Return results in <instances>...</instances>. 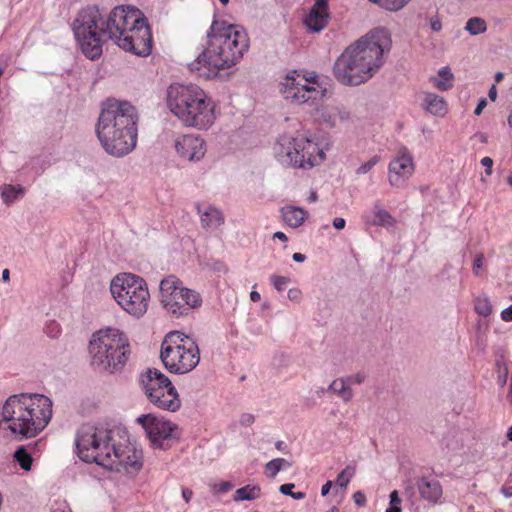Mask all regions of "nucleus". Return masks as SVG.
Returning a JSON list of instances; mask_svg holds the SVG:
<instances>
[{
    "mask_svg": "<svg viewBox=\"0 0 512 512\" xmlns=\"http://www.w3.org/2000/svg\"><path fill=\"white\" fill-rule=\"evenodd\" d=\"M372 3L377 4L379 7L390 11L397 12L402 10L411 0H369Z\"/></svg>",
    "mask_w": 512,
    "mask_h": 512,
    "instance_id": "nucleus-29",
    "label": "nucleus"
},
{
    "mask_svg": "<svg viewBox=\"0 0 512 512\" xmlns=\"http://www.w3.org/2000/svg\"><path fill=\"white\" fill-rule=\"evenodd\" d=\"M317 120L328 128H335L351 120V112L345 106L328 103L317 109Z\"/></svg>",
    "mask_w": 512,
    "mask_h": 512,
    "instance_id": "nucleus-18",
    "label": "nucleus"
},
{
    "mask_svg": "<svg viewBox=\"0 0 512 512\" xmlns=\"http://www.w3.org/2000/svg\"><path fill=\"white\" fill-rule=\"evenodd\" d=\"M160 358L169 372L186 374L199 364L200 351L196 342L189 336L171 332L162 342Z\"/></svg>",
    "mask_w": 512,
    "mask_h": 512,
    "instance_id": "nucleus-10",
    "label": "nucleus"
},
{
    "mask_svg": "<svg viewBox=\"0 0 512 512\" xmlns=\"http://www.w3.org/2000/svg\"><path fill=\"white\" fill-rule=\"evenodd\" d=\"M52 415L49 397L39 393L13 394L0 409V433L18 440L34 438L47 427Z\"/></svg>",
    "mask_w": 512,
    "mask_h": 512,
    "instance_id": "nucleus-5",
    "label": "nucleus"
},
{
    "mask_svg": "<svg viewBox=\"0 0 512 512\" xmlns=\"http://www.w3.org/2000/svg\"><path fill=\"white\" fill-rule=\"evenodd\" d=\"M75 38L84 55L97 59L104 41L113 40L121 49L138 56L152 50V35L143 13L132 6L115 7L104 17L97 7L82 9L73 23Z\"/></svg>",
    "mask_w": 512,
    "mask_h": 512,
    "instance_id": "nucleus-1",
    "label": "nucleus"
},
{
    "mask_svg": "<svg viewBox=\"0 0 512 512\" xmlns=\"http://www.w3.org/2000/svg\"><path fill=\"white\" fill-rule=\"evenodd\" d=\"M275 461L279 465L280 470L284 468H290L292 466V463L284 458H275Z\"/></svg>",
    "mask_w": 512,
    "mask_h": 512,
    "instance_id": "nucleus-52",
    "label": "nucleus"
},
{
    "mask_svg": "<svg viewBox=\"0 0 512 512\" xmlns=\"http://www.w3.org/2000/svg\"><path fill=\"white\" fill-rule=\"evenodd\" d=\"M10 279V272L8 269H4L2 271V280L3 281H8Z\"/></svg>",
    "mask_w": 512,
    "mask_h": 512,
    "instance_id": "nucleus-62",
    "label": "nucleus"
},
{
    "mask_svg": "<svg viewBox=\"0 0 512 512\" xmlns=\"http://www.w3.org/2000/svg\"><path fill=\"white\" fill-rule=\"evenodd\" d=\"M354 475V468L347 466L345 469H343L337 476L336 479V485H338L341 488H346L349 484L351 478Z\"/></svg>",
    "mask_w": 512,
    "mask_h": 512,
    "instance_id": "nucleus-33",
    "label": "nucleus"
},
{
    "mask_svg": "<svg viewBox=\"0 0 512 512\" xmlns=\"http://www.w3.org/2000/svg\"><path fill=\"white\" fill-rule=\"evenodd\" d=\"M174 147L178 156L188 161H199L206 153L205 141L194 134L178 136Z\"/></svg>",
    "mask_w": 512,
    "mask_h": 512,
    "instance_id": "nucleus-17",
    "label": "nucleus"
},
{
    "mask_svg": "<svg viewBox=\"0 0 512 512\" xmlns=\"http://www.w3.org/2000/svg\"><path fill=\"white\" fill-rule=\"evenodd\" d=\"M483 261H484V255L483 254L480 253V254L476 255V257L474 259V262H473V272L476 275L479 274V271H480V269L483 266Z\"/></svg>",
    "mask_w": 512,
    "mask_h": 512,
    "instance_id": "nucleus-43",
    "label": "nucleus"
},
{
    "mask_svg": "<svg viewBox=\"0 0 512 512\" xmlns=\"http://www.w3.org/2000/svg\"><path fill=\"white\" fill-rule=\"evenodd\" d=\"M422 106L427 112L434 116L444 117L447 113V103L445 99L431 92L424 93Z\"/></svg>",
    "mask_w": 512,
    "mask_h": 512,
    "instance_id": "nucleus-21",
    "label": "nucleus"
},
{
    "mask_svg": "<svg viewBox=\"0 0 512 512\" xmlns=\"http://www.w3.org/2000/svg\"><path fill=\"white\" fill-rule=\"evenodd\" d=\"M142 389L154 406L175 412L181 407L179 394L170 379L158 369H147L141 375Z\"/></svg>",
    "mask_w": 512,
    "mask_h": 512,
    "instance_id": "nucleus-14",
    "label": "nucleus"
},
{
    "mask_svg": "<svg viewBox=\"0 0 512 512\" xmlns=\"http://www.w3.org/2000/svg\"><path fill=\"white\" fill-rule=\"evenodd\" d=\"M504 78V74L502 72H497L495 74V81L498 83L500 81H502V79Z\"/></svg>",
    "mask_w": 512,
    "mask_h": 512,
    "instance_id": "nucleus-63",
    "label": "nucleus"
},
{
    "mask_svg": "<svg viewBox=\"0 0 512 512\" xmlns=\"http://www.w3.org/2000/svg\"><path fill=\"white\" fill-rule=\"evenodd\" d=\"M404 495L408 498V499H412L414 497V489H413V486L411 483H408L406 485V488H405V491H404Z\"/></svg>",
    "mask_w": 512,
    "mask_h": 512,
    "instance_id": "nucleus-53",
    "label": "nucleus"
},
{
    "mask_svg": "<svg viewBox=\"0 0 512 512\" xmlns=\"http://www.w3.org/2000/svg\"><path fill=\"white\" fill-rule=\"evenodd\" d=\"M14 458L23 470L28 471L31 469L33 459L24 447H20L15 451Z\"/></svg>",
    "mask_w": 512,
    "mask_h": 512,
    "instance_id": "nucleus-31",
    "label": "nucleus"
},
{
    "mask_svg": "<svg viewBox=\"0 0 512 512\" xmlns=\"http://www.w3.org/2000/svg\"><path fill=\"white\" fill-rule=\"evenodd\" d=\"M501 318L506 322L512 321V305L501 312Z\"/></svg>",
    "mask_w": 512,
    "mask_h": 512,
    "instance_id": "nucleus-49",
    "label": "nucleus"
},
{
    "mask_svg": "<svg viewBox=\"0 0 512 512\" xmlns=\"http://www.w3.org/2000/svg\"><path fill=\"white\" fill-rule=\"evenodd\" d=\"M372 212L374 215L373 225L391 227L395 224V219L392 215L381 206L374 205Z\"/></svg>",
    "mask_w": 512,
    "mask_h": 512,
    "instance_id": "nucleus-25",
    "label": "nucleus"
},
{
    "mask_svg": "<svg viewBox=\"0 0 512 512\" xmlns=\"http://www.w3.org/2000/svg\"><path fill=\"white\" fill-rule=\"evenodd\" d=\"M136 422L145 430L154 448L168 449L179 438L178 426L163 417L145 414L139 416Z\"/></svg>",
    "mask_w": 512,
    "mask_h": 512,
    "instance_id": "nucleus-15",
    "label": "nucleus"
},
{
    "mask_svg": "<svg viewBox=\"0 0 512 512\" xmlns=\"http://www.w3.org/2000/svg\"><path fill=\"white\" fill-rule=\"evenodd\" d=\"M481 164L484 167H486V170H485L486 174L487 175H491V173H492L491 168H492V165H493V160L490 157H484L481 160Z\"/></svg>",
    "mask_w": 512,
    "mask_h": 512,
    "instance_id": "nucleus-46",
    "label": "nucleus"
},
{
    "mask_svg": "<svg viewBox=\"0 0 512 512\" xmlns=\"http://www.w3.org/2000/svg\"><path fill=\"white\" fill-rule=\"evenodd\" d=\"M391 43L387 29H372L348 46L337 58L333 68L335 78L346 86H358L367 82L384 65Z\"/></svg>",
    "mask_w": 512,
    "mask_h": 512,
    "instance_id": "nucleus-3",
    "label": "nucleus"
},
{
    "mask_svg": "<svg viewBox=\"0 0 512 512\" xmlns=\"http://www.w3.org/2000/svg\"><path fill=\"white\" fill-rule=\"evenodd\" d=\"M430 28L433 30V31H440L442 29V23L441 21L439 20V18L437 17H434L430 20Z\"/></svg>",
    "mask_w": 512,
    "mask_h": 512,
    "instance_id": "nucleus-50",
    "label": "nucleus"
},
{
    "mask_svg": "<svg viewBox=\"0 0 512 512\" xmlns=\"http://www.w3.org/2000/svg\"><path fill=\"white\" fill-rule=\"evenodd\" d=\"M329 19L327 0H316L305 19L308 30L320 32L327 25Z\"/></svg>",
    "mask_w": 512,
    "mask_h": 512,
    "instance_id": "nucleus-19",
    "label": "nucleus"
},
{
    "mask_svg": "<svg viewBox=\"0 0 512 512\" xmlns=\"http://www.w3.org/2000/svg\"><path fill=\"white\" fill-rule=\"evenodd\" d=\"M353 500L356 505L364 506L366 503V496L363 492L357 491L353 494Z\"/></svg>",
    "mask_w": 512,
    "mask_h": 512,
    "instance_id": "nucleus-45",
    "label": "nucleus"
},
{
    "mask_svg": "<svg viewBox=\"0 0 512 512\" xmlns=\"http://www.w3.org/2000/svg\"><path fill=\"white\" fill-rule=\"evenodd\" d=\"M417 489L421 498L431 504H437L443 494L440 482L429 477H422L418 479Z\"/></svg>",
    "mask_w": 512,
    "mask_h": 512,
    "instance_id": "nucleus-20",
    "label": "nucleus"
},
{
    "mask_svg": "<svg viewBox=\"0 0 512 512\" xmlns=\"http://www.w3.org/2000/svg\"><path fill=\"white\" fill-rule=\"evenodd\" d=\"M294 487L295 485L293 483H286L280 486L279 491L284 495L291 496V494H293L292 489Z\"/></svg>",
    "mask_w": 512,
    "mask_h": 512,
    "instance_id": "nucleus-47",
    "label": "nucleus"
},
{
    "mask_svg": "<svg viewBox=\"0 0 512 512\" xmlns=\"http://www.w3.org/2000/svg\"><path fill=\"white\" fill-rule=\"evenodd\" d=\"M332 225L337 230H342L345 228L346 221L342 217H336L333 219Z\"/></svg>",
    "mask_w": 512,
    "mask_h": 512,
    "instance_id": "nucleus-48",
    "label": "nucleus"
},
{
    "mask_svg": "<svg viewBox=\"0 0 512 512\" xmlns=\"http://www.w3.org/2000/svg\"><path fill=\"white\" fill-rule=\"evenodd\" d=\"M77 454L110 470L137 474L142 468V451L129 442L126 433L104 424H83L76 433Z\"/></svg>",
    "mask_w": 512,
    "mask_h": 512,
    "instance_id": "nucleus-2",
    "label": "nucleus"
},
{
    "mask_svg": "<svg viewBox=\"0 0 512 512\" xmlns=\"http://www.w3.org/2000/svg\"><path fill=\"white\" fill-rule=\"evenodd\" d=\"M248 49L245 31L224 20H214L207 33V44L188 64L189 70L199 78L211 79L220 70L237 64Z\"/></svg>",
    "mask_w": 512,
    "mask_h": 512,
    "instance_id": "nucleus-4",
    "label": "nucleus"
},
{
    "mask_svg": "<svg viewBox=\"0 0 512 512\" xmlns=\"http://www.w3.org/2000/svg\"><path fill=\"white\" fill-rule=\"evenodd\" d=\"M261 495V488L257 485H247L235 491L234 501H251L258 499Z\"/></svg>",
    "mask_w": 512,
    "mask_h": 512,
    "instance_id": "nucleus-26",
    "label": "nucleus"
},
{
    "mask_svg": "<svg viewBox=\"0 0 512 512\" xmlns=\"http://www.w3.org/2000/svg\"><path fill=\"white\" fill-rule=\"evenodd\" d=\"M380 158L379 156H373L368 161L362 163L356 170L355 173L358 176L367 174L374 166L377 165Z\"/></svg>",
    "mask_w": 512,
    "mask_h": 512,
    "instance_id": "nucleus-36",
    "label": "nucleus"
},
{
    "mask_svg": "<svg viewBox=\"0 0 512 512\" xmlns=\"http://www.w3.org/2000/svg\"><path fill=\"white\" fill-rule=\"evenodd\" d=\"M273 238H277L284 242L287 241V236L283 232H280V231L274 233Z\"/></svg>",
    "mask_w": 512,
    "mask_h": 512,
    "instance_id": "nucleus-60",
    "label": "nucleus"
},
{
    "mask_svg": "<svg viewBox=\"0 0 512 512\" xmlns=\"http://www.w3.org/2000/svg\"><path fill=\"white\" fill-rule=\"evenodd\" d=\"M328 391L333 392L344 402H349L354 396L352 388L344 377L333 380L328 387Z\"/></svg>",
    "mask_w": 512,
    "mask_h": 512,
    "instance_id": "nucleus-24",
    "label": "nucleus"
},
{
    "mask_svg": "<svg viewBox=\"0 0 512 512\" xmlns=\"http://www.w3.org/2000/svg\"><path fill=\"white\" fill-rule=\"evenodd\" d=\"M414 171L415 163L411 152L406 147H401L388 166L389 184L396 188L403 187Z\"/></svg>",
    "mask_w": 512,
    "mask_h": 512,
    "instance_id": "nucleus-16",
    "label": "nucleus"
},
{
    "mask_svg": "<svg viewBox=\"0 0 512 512\" xmlns=\"http://www.w3.org/2000/svg\"><path fill=\"white\" fill-rule=\"evenodd\" d=\"M138 113L128 102L110 100L102 109L96 125L104 150L115 157L130 153L137 143Z\"/></svg>",
    "mask_w": 512,
    "mask_h": 512,
    "instance_id": "nucleus-6",
    "label": "nucleus"
},
{
    "mask_svg": "<svg viewBox=\"0 0 512 512\" xmlns=\"http://www.w3.org/2000/svg\"><path fill=\"white\" fill-rule=\"evenodd\" d=\"M453 75L448 67H443L438 72V77L431 78L434 87L441 91H446L452 87Z\"/></svg>",
    "mask_w": 512,
    "mask_h": 512,
    "instance_id": "nucleus-28",
    "label": "nucleus"
},
{
    "mask_svg": "<svg viewBox=\"0 0 512 512\" xmlns=\"http://www.w3.org/2000/svg\"><path fill=\"white\" fill-rule=\"evenodd\" d=\"M270 281H271L273 287L277 291L282 292L286 289V287L290 283V278L285 277V276H279V275H271Z\"/></svg>",
    "mask_w": 512,
    "mask_h": 512,
    "instance_id": "nucleus-37",
    "label": "nucleus"
},
{
    "mask_svg": "<svg viewBox=\"0 0 512 512\" xmlns=\"http://www.w3.org/2000/svg\"><path fill=\"white\" fill-rule=\"evenodd\" d=\"M209 487L214 494H224L233 488V484L229 481H213L209 483Z\"/></svg>",
    "mask_w": 512,
    "mask_h": 512,
    "instance_id": "nucleus-34",
    "label": "nucleus"
},
{
    "mask_svg": "<svg viewBox=\"0 0 512 512\" xmlns=\"http://www.w3.org/2000/svg\"><path fill=\"white\" fill-rule=\"evenodd\" d=\"M486 105H487V101H486V99H485V98H482V99L479 101L478 105L476 106V108H475V110H474V114H475V115H477V116H479V115L482 113L483 109L486 107Z\"/></svg>",
    "mask_w": 512,
    "mask_h": 512,
    "instance_id": "nucleus-51",
    "label": "nucleus"
},
{
    "mask_svg": "<svg viewBox=\"0 0 512 512\" xmlns=\"http://www.w3.org/2000/svg\"><path fill=\"white\" fill-rule=\"evenodd\" d=\"M287 297L290 301L299 303L302 300V291L299 288H291L288 290Z\"/></svg>",
    "mask_w": 512,
    "mask_h": 512,
    "instance_id": "nucleus-41",
    "label": "nucleus"
},
{
    "mask_svg": "<svg viewBox=\"0 0 512 512\" xmlns=\"http://www.w3.org/2000/svg\"><path fill=\"white\" fill-rule=\"evenodd\" d=\"M254 421H255V417H254V415H252L250 413H245V414L241 415V417H240V424L242 426L248 427V426L252 425L254 423Z\"/></svg>",
    "mask_w": 512,
    "mask_h": 512,
    "instance_id": "nucleus-44",
    "label": "nucleus"
},
{
    "mask_svg": "<svg viewBox=\"0 0 512 512\" xmlns=\"http://www.w3.org/2000/svg\"><path fill=\"white\" fill-rule=\"evenodd\" d=\"M281 212L284 222L292 228L300 227L308 216L307 211L295 206L284 207Z\"/></svg>",
    "mask_w": 512,
    "mask_h": 512,
    "instance_id": "nucleus-23",
    "label": "nucleus"
},
{
    "mask_svg": "<svg viewBox=\"0 0 512 512\" xmlns=\"http://www.w3.org/2000/svg\"><path fill=\"white\" fill-rule=\"evenodd\" d=\"M497 368H498V377H497V381H498V384L503 387L506 385L507 383V379H508V367L506 366V364L504 363H500L498 362L497 363Z\"/></svg>",
    "mask_w": 512,
    "mask_h": 512,
    "instance_id": "nucleus-38",
    "label": "nucleus"
},
{
    "mask_svg": "<svg viewBox=\"0 0 512 512\" xmlns=\"http://www.w3.org/2000/svg\"><path fill=\"white\" fill-rule=\"evenodd\" d=\"M488 96H489L490 100H492V101H495V100L497 99V89H496V85H493V86L489 89Z\"/></svg>",
    "mask_w": 512,
    "mask_h": 512,
    "instance_id": "nucleus-56",
    "label": "nucleus"
},
{
    "mask_svg": "<svg viewBox=\"0 0 512 512\" xmlns=\"http://www.w3.org/2000/svg\"><path fill=\"white\" fill-rule=\"evenodd\" d=\"M115 302L134 318L143 317L149 308L150 292L144 278L133 273H119L110 282Z\"/></svg>",
    "mask_w": 512,
    "mask_h": 512,
    "instance_id": "nucleus-9",
    "label": "nucleus"
},
{
    "mask_svg": "<svg viewBox=\"0 0 512 512\" xmlns=\"http://www.w3.org/2000/svg\"><path fill=\"white\" fill-rule=\"evenodd\" d=\"M46 333L51 338H57L61 334V327L56 322H50L46 326Z\"/></svg>",
    "mask_w": 512,
    "mask_h": 512,
    "instance_id": "nucleus-40",
    "label": "nucleus"
},
{
    "mask_svg": "<svg viewBox=\"0 0 512 512\" xmlns=\"http://www.w3.org/2000/svg\"><path fill=\"white\" fill-rule=\"evenodd\" d=\"M501 492L507 498L512 497V487H502Z\"/></svg>",
    "mask_w": 512,
    "mask_h": 512,
    "instance_id": "nucleus-58",
    "label": "nucleus"
},
{
    "mask_svg": "<svg viewBox=\"0 0 512 512\" xmlns=\"http://www.w3.org/2000/svg\"><path fill=\"white\" fill-rule=\"evenodd\" d=\"M275 447H276V449L282 451L284 449V447H285L284 442L283 441H277L275 443Z\"/></svg>",
    "mask_w": 512,
    "mask_h": 512,
    "instance_id": "nucleus-64",
    "label": "nucleus"
},
{
    "mask_svg": "<svg viewBox=\"0 0 512 512\" xmlns=\"http://www.w3.org/2000/svg\"><path fill=\"white\" fill-rule=\"evenodd\" d=\"M201 224L206 229H216L224 222L221 211L212 206H206L203 209L198 206Z\"/></svg>",
    "mask_w": 512,
    "mask_h": 512,
    "instance_id": "nucleus-22",
    "label": "nucleus"
},
{
    "mask_svg": "<svg viewBox=\"0 0 512 512\" xmlns=\"http://www.w3.org/2000/svg\"><path fill=\"white\" fill-rule=\"evenodd\" d=\"M192 495H193L192 490L187 489V488L182 490V497L184 498V500H185L186 502H189V501H190V499H191Z\"/></svg>",
    "mask_w": 512,
    "mask_h": 512,
    "instance_id": "nucleus-55",
    "label": "nucleus"
},
{
    "mask_svg": "<svg viewBox=\"0 0 512 512\" xmlns=\"http://www.w3.org/2000/svg\"><path fill=\"white\" fill-rule=\"evenodd\" d=\"M25 189L21 185H4L2 188V199L5 204L10 205L24 196Z\"/></svg>",
    "mask_w": 512,
    "mask_h": 512,
    "instance_id": "nucleus-27",
    "label": "nucleus"
},
{
    "mask_svg": "<svg viewBox=\"0 0 512 512\" xmlns=\"http://www.w3.org/2000/svg\"><path fill=\"white\" fill-rule=\"evenodd\" d=\"M261 299V295L257 291H252L250 293V300L252 302H259Z\"/></svg>",
    "mask_w": 512,
    "mask_h": 512,
    "instance_id": "nucleus-59",
    "label": "nucleus"
},
{
    "mask_svg": "<svg viewBox=\"0 0 512 512\" xmlns=\"http://www.w3.org/2000/svg\"><path fill=\"white\" fill-rule=\"evenodd\" d=\"M344 378L346 379V381L348 382V384L351 387L352 385L363 383L365 380V375L361 374V373H357V374H354V375H351L348 377H344Z\"/></svg>",
    "mask_w": 512,
    "mask_h": 512,
    "instance_id": "nucleus-42",
    "label": "nucleus"
},
{
    "mask_svg": "<svg viewBox=\"0 0 512 512\" xmlns=\"http://www.w3.org/2000/svg\"><path fill=\"white\" fill-rule=\"evenodd\" d=\"M131 348L127 336L117 328L95 332L89 342L91 366L103 373L120 372L128 362Z\"/></svg>",
    "mask_w": 512,
    "mask_h": 512,
    "instance_id": "nucleus-8",
    "label": "nucleus"
},
{
    "mask_svg": "<svg viewBox=\"0 0 512 512\" xmlns=\"http://www.w3.org/2000/svg\"><path fill=\"white\" fill-rule=\"evenodd\" d=\"M291 497L294 499L300 500V499L305 498V493L304 492H293V494H291Z\"/></svg>",
    "mask_w": 512,
    "mask_h": 512,
    "instance_id": "nucleus-61",
    "label": "nucleus"
},
{
    "mask_svg": "<svg viewBox=\"0 0 512 512\" xmlns=\"http://www.w3.org/2000/svg\"><path fill=\"white\" fill-rule=\"evenodd\" d=\"M159 293L162 307L175 318L188 315L191 309L202 304L200 294L185 287L175 275H168L160 281Z\"/></svg>",
    "mask_w": 512,
    "mask_h": 512,
    "instance_id": "nucleus-13",
    "label": "nucleus"
},
{
    "mask_svg": "<svg viewBox=\"0 0 512 512\" xmlns=\"http://www.w3.org/2000/svg\"><path fill=\"white\" fill-rule=\"evenodd\" d=\"M474 308L476 313L487 317L492 313V305L488 297L479 296L475 299Z\"/></svg>",
    "mask_w": 512,
    "mask_h": 512,
    "instance_id": "nucleus-32",
    "label": "nucleus"
},
{
    "mask_svg": "<svg viewBox=\"0 0 512 512\" xmlns=\"http://www.w3.org/2000/svg\"><path fill=\"white\" fill-rule=\"evenodd\" d=\"M333 483L332 481H327L321 488V495L326 496L330 492V489L332 487Z\"/></svg>",
    "mask_w": 512,
    "mask_h": 512,
    "instance_id": "nucleus-54",
    "label": "nucleus"
},
{
    "mask_svg": "<svg viewBox=\"0 0 512 512\" xmlns=\"http://www.w3.org/2000/svg\"><path fill=\"white\" fill-rule=\"evenodd\" d=\"M277 160L284 166L312 168L324 160V152L317 143L304 136L282 135L275 147Z\"/></svg>",
    "mask_w": 512,
    "mask_h": 512,
    "instance_id": "nucleus-11",
    "label": "nucleus"
},
{
    "mask_svg": "<svg viewBox=\"0 0 512 512\" xmlns=\"http://www.w3.org/2000/svg\"><path fill=\"white\" fill-rule=\"evenodd\" d=\"M169 111L185 127L208 130L217 119V105L197 85L171 84L166 92Z\"/></svg>",
    "mask_w": 512,
    "mask_h": 512,
    "instance_id": "nucleus-7",
    "label": "nucleus"
},
{
    "mask_svg": "<svg viewBox=\"0 0 512 512\" xmlns=\"http://www.w3.org/2000/svg\"><path fill=\"white\" fill-rule=\"evenodd\" d=\"M283 98L293 105H314L326 95V87L315 72H289L280 82Z\"/></svg>",
    "mask_w": 512,
    "mask_h": 512,
    "instance_id": "nucleus-12",
    "label": "nucleus"
},
{
    "mask_svg": "<svg viewBox=\"0 0 512 512\" xmlns=\"http://www.w3.org/2000/svg\"><path fill=\"white\" fill-rule=\"evenodd\" d=\"M465 29L471 35H478V34L484 33L486 31L487 25H486V22L482 18L473 17L467 21Z\"/></svg>",
    "mask_w": 512,
    "mask_h": 512,
    "instance_id": "nucleus-30",
    "label": "nucleus"
},
{
    "mask_svg": "<svg viewBox=\"0 0 512 512\" xmlns=\"http://www.w3.org/2000/svg\"><path fill=\"white\" fill-rule=\"evenodd\" d=\"M292 258L295 262L302 263L305 261L306 256L302 253H294Z\"/></svg>",
    "mask_w": 512,
    "mask_h": 512,
    "instance_id": "nucleus-57",
    "label": "nucleus"
},
{
    "mask_svg": "<svg viewBox=\"0 0 512 512\" xmlns=\"http://www.w3.org/2000/svg\"><path fill=\"white\" fill-rule=\"evenodd\" d=\"M390 503L385 512H402L401 499L397 490H394L389 495Z\"/></svg>",
    "mask_w": 512,
    "mask_h": 512,
    "instance_id": "nucleus-35",
    "label": "nucleus"
},
{
    "mask_svg": "<svg viewBox=\"0 0 512 512\" xmlns=\"http://www.w3.org/2000/svg\"><path fill=\"white\" fill-rule=\"evenodd\" d=\"M280 471H281L280 467L276 463L275 459L269 461L265 465V472H266L267 476L270 478H274Z\"/></svg>",
    "mask_w": 512,
    "mask_h": 512,
    "instance_id": "nucleus-39",
    "label": "nucleus"
}]
</instances>
